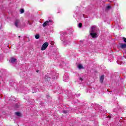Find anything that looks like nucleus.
Segmentation results:
<instances>
[{
  "label": "nucleus",
  "mask_w": 126,
  "mask_h": 126,
  "mask_svg": "<svg viewBox=\"0 0 126 126\" xmlns=\"http://www.w3.org/2000/svg\"><path fill=\"white\" fill-rule=\"evenodd\" d=\"M124 41L126 43V38L125 37H123Z\"/></svg>",
  "instance_id": "nucleus-14"
},
{
  "label": "nucleus",
  "mask_w": 126,
  "mask_h": 126,
  "mask_svg": "<svg viewBox=\"0 0 126 126\" xmlns=\"http://www.w3.org/2000/svg\"><path fill=\"white\" fill-rule=\"evenodd\" d=\"M80 80H81V81H82V78H80Z\"/></svg>",
  "instance_id": "nucleus-16"
},
{
  "label": "nucleus",
  "mask_w": 126,
  "mask_h": 126,
  "mask_svg": "<svg viewBox=\"0 0 126 126\" xmlns=\"http://www.w3.org/2000/svg\"><path fill=\"white\" fill-rule=\"evenodd\" d=\"M96 29H97V27L95 26H93L91 27L90 34L93 37V38H97V37H98L97 33L94 32H95V31H96Z\"/></svg>",
  "instance_id": "nucleus-1"
},
{
  "label": "nucleus",
  "mask_w": 126,
  "mask_h": 126,
  "mask_svg": "<svg viewBox=\"0 0 126 126\" xmlns=\"http://www.w3.org/2000/svg\"><path fill=\"white\" fill-rule=\"evenodd\" d=\"M10 62L11 63H15V62H16V59L11 58L10 60Z\"/></svg>",
  "instance_id": "nucleus-7"
},
{
  "label": "nucleus",
  "mask_w": 126,
  "mask_h": 126,
  "mask_svg": "<svg viewBox=\"0 0 126 126\" xmlns=\"http://www.w3.org/2000/svg\"><path fill=\"white\" fill-rule=\"evenodd\" d=\"M15 25L17 27H19V25H20V21H19V20H16L15 21Z\"/></svg>",
  "instance_id": "nucleus-4"
},
{
  "label": "nucleus",
  "mask_w": 126,
  "mask_h": 126,
  "mask_svg": "<svg viewBox=\"0 0 126 126\" xmlns=\"http://www.w3.org/2000/svg\"><path fill=\"white\" fill-rule=\"evenodd\" d=\"M36 72H39V70H38V71H36Z\"/></svg>",
  "instance_id": "nucleus-17"
},
{
  "label": "nucleus",
  "mask_w": 126,
  "mask_h": 126,
  "mask_svg": "<svg viewBox=\"0 0 126 126\" xmlns=\"http://www.w3.org/2000/svg\"><path fill=\"white\" fill-rule=\"evenodd\" d=\"M110 8H111V6H107V9H110Z\"/></svg>",
  "instance_id": "nucleus-15"
},
{
  "label": "nucleus",
  "mask_w": 126,
  "mask_h": 126,
  "mask_svg": "<svg viewBox=\"0 0 126 126\" xmlns=\"http://www.w3.org/2000/svg\"><path fill=\"white\" fill-rule=\"evenodd\" d=\"M49 46V43L48 42H45L41 47V51H45L48 48V46Z\"/></svg>",
  "instance_id": "nucleus-3"
},
{
  "label": "nucleus",
  "mask_w": 126,
  "mask_h": 126,
  "mask_svg": "<svg viewBox=\"0 0 126 126\" xmlns=\"http://www.w3.org/2000/svg\"><path fill=\"white\" fill-rule=\"evenodd\" d=\"M20 11V13H24V9H21Z\"/></svg>",
  "instance_id": "nucleus-11"
},
{
  "label": "nucleus",
  "mask_w": 126,
  "mask_h": 126,
  "mask_svg": "<svg viewBox=\"0 0 126 126\" xmlns=\"http://www.w3.org/2000/svg\"><path fill=\"white\" fill-rule=\"evenodd\" d=\"M82 26V24H81V23H79V24H78V27L80 28H81V27Z\"/></svg>",
  "instance_id": "nucleus-12"
},
{
  "label": "nucleus",
  "mask_w": 126,
  "mask_h": 126,
  "mask_svg": "<svg viewBox=\"0 0 126 126\" xmlns=\"http://www.w3.org/2000/svg\"><path fill=\"white\" fill-rule=\"evenodd\" d=\"M35 39H39V38H40V35H39V34H36L35 35Z\"/></svg>",
  "instance_id": "nucleus-10"
},
{
  "label": "nucleus",
  "mask_w": 126,
  "mask_h": 126,
  "mask_svg": "<svg viewBox=\"0 0 126 126\" xmlns=\"http://www.w3.org/2000/svg\"><path fill=\"white\" fill-rule=\"evenodd\" d=\"M16 115L18 117H20V116H21V113L19 112H16Z\"/></svg>",
  "instance_id": "nucleus-9"
},
{
  "label": "nucleus",
  "mask_w": 126,
  "mask_h": 126,
  "mask_svg": "<svg viewBox=\"0 0 126 126\" xmlns=\"http://www.w3.org/2000/svg\"><path fill=\"white\" fill-rule=\"evenodd\" d=\"M78 67L79 69H81V68H83V66L81 64H80L78 65Z\"/></svg>",
  "instance_id": "nucleus-8"
},
{
  "label": "nucleus",
  "mask_w": 126,
  "mask_h": 126,
  "mask_svg": "<svg viewBox=\"0 0 126 126\" xmlns=\"http://www.w3.org/2000/svg\"><path fill=\"white\" fill-rule=\"evenodd\" d=\"M19 38H20V36H19Z\"/></svg>",
  "instance_id": "nucleus-18"
},
{
  "label": "nucleus",
  "mask_w": 126,
  "mask_h": 126,
  "mask_svg": "<svg viewBox=\"0 0 126 126\" xmlns=\"http://www.w3.org/2000/svg\"><path fill=\"white\" fill-rule=\"evenodd\" d=\"M53 24V20L46 21L42 25L43 27H46V26H49V25H52Z\"/></svg>",
  "instance_id": "nucleus-2"
},
{
  "label": "nucleus",
  "mask_w": 126,
  "mask_h": 126,
  "mask_svg": "<svg viewBox=\"0 0 126 126\" xmlns=\"http://www.w3.org/2000/svg\"><path fill=\"white\" fill-rule=\"evenodd\" d=\"M121 47L122 48V49H126V44H123V43H122L121 44Z\"/></svg>",
  "instance_id": "nucleus-6"
},
{
  "label": "nucleus",
  "mask_w": 126,
  "mask_h": 126,
  "mask_svg": "<svg viewBox=\"0 0 126 126\" xmlns=\"http://www.w3.org/2000/svg\"><path fill=\"white\" fill-rule=\"evenodd\" d=\"M103 82H104V75H102L100 77V83H103Z\"/></svg>",
  "instance_id": "nucleus-5"
},
{
  "label": "nucleus",
  "mask_w": 126,
  "mask_h": 126,
  "mask_svg": "<svg viewBox=\"0 0 126 126\" xmlns=\"http://www.w3.org/2000/svg\"><path fill=\"white\" fill-rule=\"evenodd\" d=\"M63 113L64 114H66L67 113V111L66 110H64V111H63Z\"/></svg>",
  "instance_id": "nucleus-13"
}]
</instances>
